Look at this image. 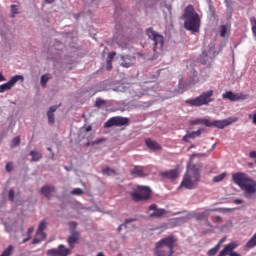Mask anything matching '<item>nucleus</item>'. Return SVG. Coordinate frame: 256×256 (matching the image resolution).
Returning a JSON list of instances; mask_svg holds the SVG:
<instances>
[{
	"label": "nucleus",
	"instance_id": "obj_25",
	"mask_svg": "<svg viewBox=\"0 0 256 256\" xmlns=\"http://www.w3.org/2000/svg\"><path fill=\"white\" fill-rule=\"evenodd\" d=\"M49 79H51V75L49 74H44L41 76V85L42 87H47V82L49 81Z\"/></svg>",
	"mask_w": 256,
	"mask_h": 256
},
{
	"label": "nucleus",
	"instance_id": "obj_63",
	"mask_svg": "<svg viewBox=\"0 0 256 256\" xmlns=\"http://www.w3.org/2000/svg\"><path fill=\"white\" fill-rule=\"evenodd\" d=\"M48 151H51V148H48Z\"/></svg>",
	"mask_w": 256,
	"mask_h": 256
},
{
	"label": "nucleus",
	"instance_id": "obj_2",
	"mask_svg": "<svg viewBox=\"0 0 256 256\" xmlns=\"http://www.w3.org/2000/svg\"><path fill=\"white\" fill-rule=\"evenodd\" d=\"M232 179L244 191L246 199H251V195L256 193V181L247 177V174L238 172L232 175Z\"/></svg>",
	"mask_w": 256,
	"mask_h": 256
},
{
	"label": "nucleus",
	"instance_id": "obj_33",
	"mask_svg": "<svg viewBox=\"0 0 256 256\" xmlns=\"http://www.w3.org/2000/svg\"><path fill=\"white\" fill-rule=\"evenodd\" d=\"M227 26L226 25H221L220 26V37H225L227 35Z\"/></svg>",
	"mask_w": 256,
	"mask_h": 256
},
{
	"label": "nucleus",
	"instance_id": "obj_58",
	"mask_svg": "<svg viewBox=\"0 0 256 256\" xmlns=\"http://www.w3.org/2000/svg\"><path fill=\"white\" fill-rule=\"evenodd\" d=\"M46 1V3H54L55 2V0H45Z\"/></svg>",
	"mask_w": 256,
	"mask_h": 256
},
{
	"label": "nucleus",
	"instance_id": "obj_54",
	"mask_svg": "<svg viewBox=\"0 0 256 256\" xmlns=\"http://www.w3.org/2000/svg\"><path fill=\"white\" fill-rule=\"evenodd\" d=\"M123 227L127 228V226L125 224H121L119 227H118V231H122Z\"/></svg>",
	"mask_w": 256,
	"mask_h": 256
},
{
	"label": "nucleus",
	"instance_id": "obj_26",
	"mask_svg": "<svg viewBox=\"0 0 256 256\" xmlns=\"http://www.w3.org/2000/svg\"><path fill=\"white\" fill-rule=\"evenodd\" d=\"M107 105V101L101 99V98H97L96 102H95V107H97L98 109H101V107Z\"/></svg>",
	"mask_w": 256,
	"mask_h": 256
},
{
	"label": "nucleus",
	"instance_id": "obj_48",
	"mask_svg": "<svg viewBox=\"0 0 256 256\" xmlns=\"http://www.w3.org/2000/svg\"><path fill=\"white\" fill-rule=\"evenodd\" d=\"M33 231H35V228L33 227L28 228V231H27L28 237H31V234L33 233Z\"/></svg>",
	"mask_w": 256,
	"mask_h": 256
},
{
	"label": "nucleus",
	"instance_id": "obj_47",
	"mask_svg": "<svg viewBox=\"0 0 256 256\" xmlns=\"http://www.w3.org/2000/svg\"><path fill=\"white\" fill-rule=\"evenodd\" d=\"M228 255L229 256H241V254H239V253H237V252H235V251H231V252H228Z\"/></svg>",
	"mask_w": 256,
	"mask_h": 256
},
{
	"label": "nucleus",
	"instance_id": "obj_16",
	"mask_svg": "<svg viewBox=\"0 0 256 256\" xmlns=\"http://www.w3.org/2000/svg\"><path fill=\"white\" fill-rule=\"evenodd\" d=\"M149 211H154L150 214V217H155L156 219H160L165 215V209H158L157 204H152L149 206Z\"/></svg>",
	"mask_w": 256,
	"mask_h": 256
},
{
	"label": "nucleus",
	"instance_id": "obj_19",
	"mask_svg": "<svg viewBox=\"0 0 256 256\" xmlns=\"http://www.w3.org/2000/svg\"><path fill=\"white\" fill-rule=\"evenodd\" d=\"M59 106H51L49 110L47 111V117H48V124L49 125H55V111H57Z\"/></svg>",
	"mask_w": 256,
	"mask_h": 256
},
{
	"label": "nucleus",
	"instance_id": "obj_11",
	"mask_svg": "<svg viewBox=\"0 0 256 256\" xmlns=\"http://www.w3.org/2000/svg\"><path fill=\"white\" fill-rule=\"evenodd\" d=\"M19 81H24L22 75L13 76L7 83L0 85V93H5V91L13 89L15 84Z\"/></svg>",
	"mask_w": 256,
	"mask_h": 256
},
{
	"label": "nucleus",
	"instance_id": "obj_51",
	"mask_svg": "<svg viewBox=\"0 0 256 256\" xmlns=\"http://www.w3.org/2000/svg\"><path fill=\"white\" fill-rule=\"evenodd\" d=\"M221 217L220 216H215L214 217V221H216V223H219V222H221Z\"/></svg>",
	"mask_w": 256,
	"mask_h": 256
},
{
	"label": "nucleus",
	"instance_id": "obj_61",
	"mask_svg": "<svg viewBox=\"0 0 256 256\" xmlns=\"http://www.w3.org/2000/svg\"><path fill=\"white\" fill-rule=\"evenodd\" d=\"M230 1H231V0H225V2H226L227 4H229Z\"/></svg>",
	"mask_w": 256,
	"mask_h": 256
},
{
	"label": "nucleus",
	"instance_id": "obj_10",
	"mask_svg": "<svg viewBox=\"0 0 256 256\" xmlns=\"http://www.w3.org/2000/svg\"><path fill=\"white\" fill-rule=\"evenodd\" d=\"M129 123V118L123 117H112L105 124L104 127H123V125H127Z\"/></svg>",
	"mask_w": 256,
	"mask_h": 256
},
{
	"label": "nucleus",
	"instance_id": "obj_18",
	"mask_svg": "<svg viewBox=\"0 0 256 256\" xmlns=\"http://www.w3.org/2000/svg\"><path fill=\"white\" fill-rule=\"evenodd\" d=\"M145 144H146V147H148V149H150L151 151H161L162 149L160 144L151 138L146 139Z\"/></svg>",
	"mask_w": 256,
	"mask_h": 256
},
{
	"label": "nucleus",
	"instance_id": "obj_23",
	"mask_svg": "<svg viewBox=\"0 0 256 256\" xmlns=\"http://www.w3.org/2000/svg\"><path fill=\"white\" fill-rule=\"evenodd\" d=\"M30 155L32 156V162L41 161V159H43V154H41L39 151L32 150L30 151Z\"/></svg>",
	"mask_w": 256,
	"mask_h": 256
},
{
	"label": "nucleus",
	"instance_id": "obj_34",
	"mask_svg": "<svg viewBox=\"0 0 256 256\" xmlns=\"http://www.w3.org/2000/svg\"><path fill=\"white\" fill-rule=\"evenodd\" d=\"M21 143V138L19 136L12 139V147H18Z\"/></svg>",
	"mask_w": 256,
	"mask_h": 256
},
{
	"label": "nucleus",
	"instance_id": "obj_3",
	"mask_svg": "<svg viewBox=\"0 0 256 256\" xmlns=\"http://www.w3.org/2000/svg\"><path fill=\"white\" fill-rule=\"evenodd\" d=\"M182 18L185 19L184 28L187 29V31L199 33V29H201V18L199 14L195 12L193 5H189L185 8Z\"/></svg>",
	"mask_w": 256,
	"mask_h": 256
},
{
	"label": "nucleus",
	"instance_id": "obj_5",
	"mask_svg": "<svg viewBox=\"0 0 256 256\" xmlns=\"http://www.w3.org/2000/svg\"><path fill=\"white\" fill-rule=\"evenodd\" d=\"M213 95L214 91L208 90L206 92H202L201 95L197 96L194 99L186 100L185 103L190 107H203V105H209V103H213V101H215Z\"/></svg>",
	"mask_w": 256,
	"mask_h": 256
},
{
	"label": "nucleus",
	"instance_id": "obj_22",
	"mask_svg": "<svg viewBox=\"0 0 256 256\" xmlns=\"http://www.w3.org/2000/svg\"><path fill=\"white\" fill-rule=\"evenodd\" d=\"M162 176L166 177L167 179H177V177H179V171L168 170V171L162 173Z\"/></svg>",
	"mask_w": 256,
	"mask_h": 256
},
{
	"label": "nucleus",
	"instance_id": "obj_41",
	"mask_svg": "<svg viewBox=\"0 0 256 256\" xmlns=\"http://www.w3.org/2000/svg\"><path fill=\"white\" fill-rule=\"evenodd\" d=\"M115 55H117V53H115V52H110V53L108 54L107 61H112V62H113V59H115Z\"/></svg>",
	"mask_w": 256,
	"mask_h": 256
},
{
	"label": "nucleus",
	"instance_id": "obj_7",
	"mask_svg": "<svg viewBox=\"0 0 256 256\" xmlns=\"http://www.w3.org/2000/svg\"><path fill=\"white\" fill-rule=\"evenodd\" d=\"M131 199L136 203L139 201H147L151 197V189L147 186H138L133 192L130 193Z\"/></svg>",
	"mask_w": 256,
	"mask_h": 256
},
{
	"label": "nucleus",
	"instance_id": "obj_15",
	"mask_svg": "<svg viewBox=\"0 0 256 256\" xmlns=\"http://www.w3.org/2000/svg\"><path fill=\"white\" fill-rule=\"evenodd\" d=\"M121 59V66L125 67L126 69H129V67H133V65H135V61H137V58L135 56L130 55L122 56Z\"/></svg>",
	"mask_w": 256,
	"mask_h": 256
},
{
	"label": "nucleus",
	"instance_id": "obj_52",
	"mask_svg": "<svg viewBox=\"0 0 256 256\" xmlns=\"http://www.w3.org/2000/svg\"><path fill=\"white\" fill-rule=\"evenodd\" d=\"M5 81V76L0 72V83Z\"/></svg>",
	"mask_w": 256,
	"mask_h": 256
},
{
	"label": "nucleus",
	"instance_id": "obj_13",
	"mask_svg": "<svg viewBox=\"0 0 256 256\" xmlns=\"http://www.w3.org/2000/svg\"><path fill=\"white\" fill-rule=\"evenodd\" d=\"M223 99H228L229 101H245L247 95L243 93H233L232 91H227L222 95Z\"/></svg>",
	"mask_w": 256,
	"mask_h": 256
},
{
	"label": "nucleus",
	"instance_id": "obj_55",
	"mask_svg": "<svg viewBox=\"0 0 256 256\" xmlns=\"http://www.w3.org/2000/svg\"><path fill=\"white\" fill-rule=\"evenodd\" d=\"M27 241H31V236H28L27 238H25L22 243H27Z\"/></svg>",
	"mask_w": 256,
	"mask_h": 256
},
{
	"label": "nucleus",
	"instance_id": "obj_6",
	"mask_svg": "<svg viewBox=\"0 0 256 256\" xmlns=\"http://www.w3.org/2000/svg\"><path fill=\"white\" fill-rule=\"evenodd\" d=\"M146 34L149 37V39H151L153 41L154 53H161L163 51V45L165 43L163 35L154 31L153 28H148L146 30Z\"/></svg>",
	"mask_w": 256,
	"mask_h": 256
},
{
	"label": "nucleus",
	"instance_id": "obj_32",
	"mask_svg": "<svg viewBox=\"0 0 256 256\" xmlns=\"http://www.w3.org/2000/svg\"><path fill=\"white\" fill-rule=\"evenodd\" d=\"M219 244L208 251V256H215L219 252Z\"/></svg>",
	"mask_w": 256,
	"mask_h": 256
},
{
	"label": "nucleus",
	"instance_id": "obj_46",
	"mask_svg": "<svg viewBox=\"0 0 256 256\" xmlns=\"http://www.w3.org/2000/svg\"><path fill=\"white\" fill-rule=\"evenodd\" d=\"M11 13H13V15H17V6L16 5H11Z\"/></svg>",
	"mask_w": 256,
	"mask_h": 256
},
{
	"label": "nucleus",
	"instance_id": "obj_43",
	"mask_svg": "<svg viewBox=\"0 0 256 256\" xmlns=\"http://www.w3.org/2000/svg\"><path fill=\"white\" fill-rule=\"evenodd\" d=\"M249 119H252L253 125H256V112L249 115Z\"/></svg>",
	"mask_w": 256,
	"mask_h": 256
},
{
	"label": "nucleus",
	"instance_id": "obj_38",
	"mask_svg": "<svg viewBox=\"0 0 256 256\" xmlns=\"http://www.w3.org/2000/svg\"><path fill=\"white\" fill-rule=\"evenodd\" d=\"M8 197L11 201H15V191L13 189L9 190Z\"/></svg>",
	"mask_w": 256,
	"mask_h": 256
},
{
	"label": "nucleus",
	"instance_id": "obj_14",
	"mask_svg": "<svg viewBox=\"0 0 256 256\" xmlns=\"http://www.w3.org/2000/svg\"><path fill=\"white\" fill-rule=\"evenodd\" d=\"M79 239H81V233L76 230L71 231V235L67 240L70 249H75V243H79Z\"/></svg>",
	"mask_w": 256,
	"mask_h": 256
},
{
	"label": "nucleus",
	"instance_id": "obj_37",
	"mask_svg": "<svg viewBox=\"0 0 256 256\" xmlns=\"http://www.w3.org/2000/svg\"><path fill=\"white\" fill-rule=\"evenodd\" d=\"M191 218V214H187L186 216L180 218V223H187V221L191 220Z\"/></svg>",
	"mask_w": 256,
	"mask_h": 256
},
{
	"label": "nucleus",
	"instance_id": "obj_29",
	"mask_svg": "<svg viewBox=\"0 0 256 256\" xmlns=\"http://www.w3.org/2000/svg\"><path fill=\"white\" fill-rule=\"evenodd\" d=\"M195 137H197V136H195V133H194V132H191V133L186 134V135L182 138V140L185 141V143H189V140H190V139H195Z\"/></svg>",
	"mask_w": 256,
	"mask_h": 256
},
{
	"label": "nucleus",
	"instance_id": "obj_27",
	"mask_svg": "<svg viewBox=\"0 0 256 256\" xmlns=\"http://www.w3.org/2000/svg\"><path fill=\"white\" fill-rule=\"evenodd\" d=\"M103 141H105L104 138H99V139H97V140H95V141L87 142V143L85 144V147H91V146H93V145H99V143H103Z\"/></svg>",
	"mask_w": 256,
	"mask_h": 256
},
{
	"label": "nucleus",
	"instance_id": "obj_49",
	"mask_svg": "<svg viewBox=\"0 0 256 256\" xmlns=\"http://www.w3.org/2000/svg\"><path fill=\"white\" fill-rule=\"evenodd\" d=\"M235 205H241L243 203V200L241 199H235L234 200Z\"/></svg>",
	"mask_w": 256,
	"mask_h": 256
},
{
	"label": "nucleus",
	"instance_id": "obj_4",
	"mask_svg": "<svg viewBox=\"0 0 256 256\" xmlns=\"http://www.w3.org/2000/svg\"><path fill=\"white\" fill-rule=\"evenodd\" d=\"M175 243H177V238L170 235L165 238L160 239L155 244L154 253L156 256H173L175 253Z\"/></svg>",
	"mask_w": 256,
	"mask_h": 256
},
{
	"label": "nucleus",
	"instance_id": "obj_24",
	"mask_svg": "<svg viewBox=\"0 0 256 256\" xmlns=\"http://www.w3.org/2000/svg\"><path fill=\"white\" fill-rule=\"evenodd\" d=\"M256 247V233L248 240L245 245V249H255Z\"/></svg>",
	"mask_w": 256,
	"mask_h": 256
},
{
	"label": "nucleus",
	"instance_id": "obj_57",
	"mask_svg": "<svg viewBox=\"0 0 256 256\" xmlns=\"http://www.w3.org/2000/svg\"><path fill=\"white\" fill-rule=\"evenodd\" d=\"M192 157H203V154H193Z\"/></svg>",
	"mask_w": 256,
	"mask_h": 256
},
{
	"label": "nucleus",
	"instance_id": "obj_42",
	"mask_svg": "<svg viewBox=\"0 0 256 256\" xmlns=\"http://www.w3.org/2000/svg\"><path fill=\"white\" fill-rule=\"evenodd\" d=\"M6 171L8 173H11V171H13V163L9 162L6 164Z\"/></svg>",
	"mask_w": 256,
	"mask_h": 256
},
{
	"label": "nucleus",
	"instance_id": "obj_35",
	"mask_svg": "<svg viewBox=\"0 0 256 256\" xmlns=\"http://www.w3.org/2000/svg\"><path fill=\"white\" fill-rule=\"evenodd\" d=\"M250 23L252 25V33L254 35L256 33V18L255 17L250 18Z\"/></svg>",
	"mask_w": 256,
	"mask_h": 256
},
{
	"label": "nucleus",
	"instance_id": "obj_20",
	"mask_svg": "<svg viewBox=\"0 0 256 256\" xmlns=\"http://www.w3.org/2000/svg\"><path fill=\"white\" fill-rule=\"evenodd\" d=\"M130 173L135 177H147V173L145 172V167L143 166H134V168L130 171Z\"/></svg>",
	"mask_w": 256,
	"mask_h": 256
},
{
	"label": "nucleus",
	"instance_id": "obj_31",
	"mask_svg": "<svg viewBox=\"0 0 256 256\" xmlns=\"http://www.w3.org/2000/svg\"><path fill=\"white\" fill-rule=\"evenodd\" d=\"M225 177H227L226 173H222L220 175H217L213 178L214 183H220V181H223V179H225Z\"/></svg>",
	"mask_w": 256,
	"mask_h": 256
},
{
	"label": "nucleus",
	"instance_id": "obj_45",
	"mask_svg": "<svg viewBox=\"0 0 256 256\" xmlns=\"http://www.w3.org/2000/svg\"><path fill=\"white\" fill-rule=\"evenodd\" d=\"M69 225L72 231H75L77 229V222H70Z\"/></svg>",
	"mask_w": 256,
	"mask_h": 256
},
{
	"label": "nucleus",
	"instance_id": "obj_44",
	"mask_svg": "<svg viewBox=\"0 0 256 256\" xmlns=\"http://www.w3.org/2000/svg\"><path fill=\"white\" fill-rule=\"evenodd\" d=\"M249 157H250V159H254V161L256 163V151H251L249 153Z\"/></svg>",
	"mask_w": 256,
	"mask_h": 256
},
{
	"label": "nucleus",
	"instance_id": "obj_8",
	"mask_svg": "<svg viewBox=\"0 0 256 256\" xmlns=\"http://www.w3.org/2000/svg\"><path fill=\"white\" fill-rule=\"evenodd\" d=\"M47 229V220L40 221L38 225V229L36 231V237L32 240V245H38L41 241H45L47 239V234L45 230Z\"/></svg>",
	"mask_w": 256,
	"mask_h": 256
},
{
	"label": "nucleus",
	"instance_id": "obj_30",
	"mask_svg": "<svg viewBox=\"0 0 256 256\" xmlns=\"http://www.w3.org/2000/svg\"><path fill=\"white\" fill-rule=\"evenodd\" d=\"M11 253H13V245H9L0 256H11Z\"/></svg>",
	"mask_w": 256,
	"mask_h": 256
},
{
	"label": "nucleus",
	"instance_id": "obj_36",
	"mask_svg": "<svg viewBox=\"0 0 256 256\" xmlns=\"http://www.w3.org/2000/svg\"><path fill=\"white\" fill-rule=\"evenodd\" d=\"M71 195H83V189L81 188H75L71 191Z\"/></svg>",
	"mask_w": 256,
	"mask_h": 256
},
{
	"label": "nucleus",
	"instance_id": "obj_40",
	"mask_svg": "<svg viewBox=\"0 0 256 256\" xmlns=\"http://www.w3.org/2000/svg\"><path fill=\"white\" fill-rule=\"evenodd\" d=\"M137 221V218H128L124 221V225L127 227V225H129V223H133Z\"/></svg>",
	"mask_w": 256,
	"mask_h": 256
},
{
	"label": "nucleus",
	"instance_id": "obj_62",
	"mask_svg": "<svg viewBox=\"0 0 256 256\" xmlns=\"http://www.w3.org/2000/svg\"><path fill=\"white\" fill-rule=\"evenodd\" d=\"M203 55H204L205 57H207V54H205V52H203Z\"/></svg>",
	"mask_w": 256,
	"mask_h": 256
},
{
	"label": "nucleus",
	"instance_id": "obj_53",
	"mask_svg": "<svg viewBox=\"0 0 256 256\" xmlns=\"http://www.w3.org/2000/svg\"><path fill=\"white\" fill-rule=\"evenodd\" d=\"M225 242V238H222L217 245H219V248L221 249V244Z\"/></svg>",
	"mask_w": 256,
	"mask_h": 256
},
{
	"label": "nucleus",
	"instance_id": "obj_50",
	"mask_svg": "<svg viewBox=\"0 0 256 256\" xmlns=\"http://www.w3.org/2000/svg\"><path fill=\"white\" fill-rule=\"evenodd\" d=\"M195 137H201V130L194 131Z\"/></svg>",
	"mask_w": 256,
	"mask_h": 256
},
{
	"label": "nucleus",
	"instance_id": "obj_9",
	"mask_svg": "<svg viewBox=\"0 0 256 256\" xmlns=\"http://www.w3.org/2000/svg\"><path fill=\"white\" fill-rule=\"evenodd\" d=\"M201 123H203L205 127H216L217 129H225V127L231 125L233 121H231V118L224 120H214L212 122L209 119H203L201 120Z\"/></svg>",
	"mask_w": 256,
	"mask_h": 256
},
{
	"label": "nucleus",
	"instance_id": "obj_21",
	"mask_svg": "<svg viewBox=\"0 0 256 256\" xmlns=\"http://www.w3.org/2000/svg\"><path fill=\"white\" fill-rule=\"evenodd\" d=\"M41 193H42V195H44V197H46L48 200H50L51 199V197H52V193H55V187H53V186H43L42 188H41Z\"/></svg>",
	"mask_w": 256,
	"mask_h": 256
},
{
	"label": "nucleus",
	"instance_id": "obj_28",
	"mask_svg": "<svg viewBox=\"0 0 256 256\" xmlns=\"http://www.w3.org/2000/svg\"><path fill=\"white\" fill-rule=\"evenodd\" d=\"M102 173H103V175H117V171H115V170H113V169H111V168H109V167H106V168H104L103 170H102Z\"/></svg>",
	"mask_w": 256,
	"mask_h": 256
},
{
	"label": "nucleus",
	"instance_id": "obj_56",
	"mask_svg": "<svg viewBox=\"0 0 256 256\" xmlns=\"http://www.w3.org/2000/svg\"><path fill=\"white\" fill-rule=\"evenodd\" d=\"M92 129H93V127L87 126V127H86V132L89 133V131H91Z\"/></svg>",
	"mask_w": 256,
	"mask_h": 256
},
{
	"label": "nucleus",
	"instance_id": "obj_60",
	"mask_svg": "<svg viewBox=\"0 0 256 256\" xmlns=\"http://www.w3.org/2000/svg\"><path fill=\"white\" fill-rule=\"evenodd\" d=\"M97 256H105V254H103V252H99Z\"/></svg>",
	"mask_w": 256,
	"mask_h": 256
},
{
	"label": "nucleus",
	"instance_id": "obj_17",
	"mask_svg": "<svg viewBox=\"0 0 256 256\" xmlns=\"http://www.w3.org/2000/svg\"><path fill=\"white\" fill-rule=\"evenodd\" d=\"M235 208H212L208 209L206 212L201 213V217H209V212H219V213H231Z\"/></svg>",
	"mask_w": 256,
	"mask_h": 256
},
{
	"label": "nucleus",
	"instance_id": "obj_1",
	"mask_svg": "<svg viewBox=\"0 0 256 256\" xmlns=\"http://www.w3.org/2000/svg\"><path fill=\"white\" fill-rule=\"evenodd\" d=\"M201 169H203V165L201 163H189L187 165V172L181 182V187H185V189H195L197 187V183L201 181Z\"/></svg>",
	"mask_w": 256,
	"mask_h": 256
},
{
	"label": "nucleus",
	"instance_id": "obj_12",
	"mask_svg": "<svg viewBox=\"0 0 256 256\" xmlns=\"http://www.w3.org/2000/svg\"><path fill=\"white\" fill-rule=\"evenodd\" d=\"M47 255L49 256H68L71 255V248L65 247V245L61 244L58 246V249H50L47 251Z\"/></svg>",
	"mask_w": 256,
	"mask_h": 256
},
{
	"label": "nucleus",
	"instance_id": "obj_59",
	"mask_svg": "<svg viewBox=\"0 0 256 256\" xmlns=\"http://www.w3.org/2000/svg\"><path fill=\"white\" fill-rule=\"evenodd\" d=\"M138 57H143V54L141 52L136 53Z\"/></svg>",
	"mask_w": 256,
	"mask_h": 256
},
{
	"label": "nucleus",
	"instance_id": "obj_39",
	"mask_svg": "<svg viewBox=\"0 0 256 256\" xmlns=\"http://www.w3.org/2000/svg\"><path fill=\"white\" fill-rule=\"evenodd\" d=\"M106 69L107 71H111V69H113V62L111 60H107Z\"/></svg>",
	"mask_w": 256,
	"mask_h": 256
}]
</instances>
